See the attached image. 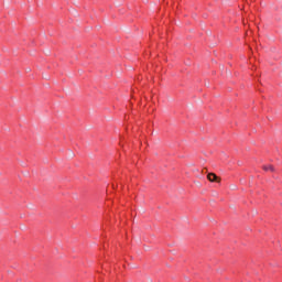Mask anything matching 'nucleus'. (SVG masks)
Wrapping results in <instances>:
<instances>
[{"mask_svg":"<svg viewBox=\"0 0 282 282\" xmlns=\"http://www.w3.org/2000/svg\"><path fill=\"white\" fill-rule=\"evenodd\" d=\"M207 180H209L210 182H217L219 184V182H221V178H219L215 173H209L207 175Z\"/></svg>","mask_w":282,"mask_h":282,"instance_id":"1","label":"nucleus"},{"mask_svg":"<svg viewBox=\"0 0 282 282\" xmlns=\"http://www.w3.org/2000/svg\"><path fill=\"white\" fill-rule=\"evenodd\" d=\"M263 171H271V173H274V166L273 165H263Z\"/></svg>","mask_w":282,"mask_h":282,"instance_id":"2","label":"nucleus"}]
</instances>
